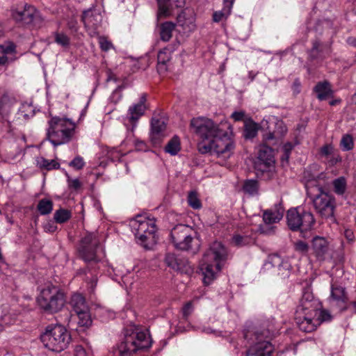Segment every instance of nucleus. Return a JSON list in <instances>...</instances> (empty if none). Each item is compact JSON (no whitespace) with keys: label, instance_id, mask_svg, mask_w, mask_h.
Returning <instances> with one entry per match:
<instances>
[{"label":"nucleus","instance_id":"f257e3e1","mask_svg":"<svg viewBox=\"0 0 356 356\" xmlns=\"http://www.w3.org/2000/svg\"><path fill=\"white\" fill-rule=\"evenodd\" d=\"M332 318L330 314L322 309L320 302L311 293L305 292L297 307L295 321L299 329L305 332H312L323 322Z\"/></svg>","mask_w":356,"mask_h":356},{"label":"nucleus","instance_id":"f03ea898","mask_svg":"<svg viewBox=\"0 0 356 356\" xmlns=\"http://www.w3.org/2000/svg\"><path fill=\"white\" fill-rule=\"evenodd\" d=\"M274 318L266 319L244 330V337L250 347L246 356H270L273 350L269 339L276 331Z\"/></svg>","mask_w":356,"mask_h":356},{"label":"nucleus","instance_id":"7ed1b4c3","mask_svg":"<svg viewBox=\"0 0 356 356\" xmlns=\"http://www.w3.org/2000/svg\"><path fill=\"white\" fill-rule=\"evenodd\" d=\"M227 258L225 245L219 241L213 242L204 254L200 266L204 284L209 285L216 278Z\"/></svg>","mask_w":356,"mask_h":356},{"label":"nucleus","instance_id":"20e7f679","mask_svg":"<svg viewBox=\"0 0 356 356\" xmlns=\"http://www.w3.org/2000/svg\"><path fill=\"white\" fill-rule=\"evenodd\" d=\"M36 302L39 308L48 314L60 312L65 305L63 291L52 283H46L38 287Z\"/></svg>","mask_w":356,"mask_h":356},{"label":"nucleus","instance_id":"39448f33","mask_svg":"<svg viewBox=\"0 0 356 356\" xmlns=\"http://www.w3.org/2000/svg\"><path fill=\"white\" fill-rule=\"evenodd\" d=\"M307 193L313 202L316 211L324 218H332L335 209V199L323 190L316 180H309L305 184Z\"/></svg>","mask_w":356,"mask_h":356},{"label":"nucleus","instance_id":"423d86ee","mask_svg":"<svg viewBox=\"0 0 356 356\" xmlns=\"http://www.w3.org/2000/svg\"><path fill=\"white\" fill-rule=\"evenodd\" d=\"M235 147L232 127L225 129L219 135L213 137L207 143H199L198 149L202 154L210 153L218 157L229 158L233 153Z\"/></svg>","mask_w":356,"mask_h":356},{"label":"nucleus","instance_id":"0eeeda50","mask_svg":"<svg viewBox=\"0 0 356 356\" xmlns=\"http://www.w3.org/2000/svg\"><path fill=\"white\" fill-rule=\"evenodd\" d=\"M47 136L49 141L54 146H58L68 143L72 138L76 124L71 120L65 118L52 117L48 121Z\"/></svg>","mask_w":356,"mask_h":356},{"label":"nucleus","instance_id":"6e6552de","mask_svg":"<svg viewBox=\"0 0 356 356\" xmlns=\"http://www.w3.org/2000/svg\"><path fill=\"white\" fill-rule=\"evenodd\" d=\"M150 346L149 336L146 332L130 327L124 330L117 351L119 356H131L138 350L148 348Z\"/></svg>","mask_w":356,"mask_h":356},{"label":"nucleus","instance_id":"1a4fd4ad","mask_svg":"<svg viewBox=\"0 0 356 356\" xmlns=\"http://www.w3.org/2000/svg\"><path fill=\"white\" fill-rule=\"evenodd\" d=\"M130 227L136 242L145 248L156 243L155 220L146 215H137L130 221Z\"/></svg>","mask_w":356,"mask_h":356},{"label":"nucleus","instance_id":"9d476101","mask_svg":"<svg viewBox=\"0 0 356 356\" xmlns=\"http://www.w3.org/2000/svg\"><path fill=\"white\" fill-rule=\"evenodd\" d=\"M43 346L54 352H61L69 346L71 336L61 325H48L40 335Z\"/></svg>","mask_w":356,"mask_h":356},{"label":"nucleus","instance_id":"9b49d317","mask_svg":"<svg viewBox=\"0 0 356 356\" xmlns=\"http://www.w3.org/2000/svg\"><path fill=\"white\" fill-rule=\"evenodd\" d=\"M170 237L175 248L181 250L195 252L200 246L196 232L187 225L179 224L175 226L171 230Z\"/></svg>","mask_w":356,"mask_h":356},{"label":"nucleus","instance_id":"f8f14e48","mask_svg":"<svg viewBox=\"0 0 356 356\" xmlns=\"http://www.w3.org/2000/svg\"><path fill=\"white\" fill-rule=\"evenodd\" d=\"M191 129L201 139L200 143H207L213 137L219 135L225 128L230 129L229 123H216L211 119L205 117L193 118L190 123Z\"/></svg>","mask_w":356,"mask_h":356},{"label":"nucleus","instance_id":"ddd939ff","mask_svg":"<svg viewBox=\"0 0 356 356\" xmlns=\"http://www.w3.org/2000/svg\"><path fill=\"white\" fill-rule=\"evenodd\" d=\"M287 225L292 231H307L315 222L313 214L301 208L291 209L286 214Z\"/></svg>","mask_w":356,"mask_h":356},{"label":"nucleus","instance_id":"4468645a","mask_svg":"<svg viewBox=\"0 0 356 356\" xmlns=\"http://www.w3.org/2000/svg\"><path fill=\"white\" fill-rule=\"evenodd\" d=\"M8 13L10 19L15 22H39L42 20L40 11L26 3L13 5Z\"/></svg>","mask_w":356,"mask_h":356},{"label":"nucleus","instance_id":"2eb2a0df","mask_svg":"<svg viewBox=\"0 0 356 356\" xmlns=\"http://www.w3.org/2000/svg\"><path fill=\"white\" fill-rule=\"evenodd\" d=\"M100 241L98 234L87 233L81 239L79 246V254L86 262L99 261L97 251L99 248Z\"/></svg>","mask_w":356,"mask_h":356},{"label":"nucleus","instance_id":"dca6fc26","mask_svg":"<svg viewBox=\"0 0 356 356\" xmlns=\"http://www.w3.org/2000/svg\"><path fill=\"white\" fill-rule=\"evenodd\" d=\"M147 95L141 94L139 101L131 104L124 118V124L128 131L134 132L138 125L139 119L145 114L147 109Z\"/></svg>","mask_w":356,"mask_h":356},{"label":"nucleus","instance_id":"f3484780","mask_svg":"<svg viewBox=\"0 0 356 356\" xmlns=\"http://www.w3.org/2000/svg\"><path fill=\"white\" fill-rule=\"evenodd\" d=\"M70 305L79 318L80 326L88 327L91 325L92 319L90 309L85 298L79 294H74L70 300Z\"/></svg>","mask_w":356,"mask_h":356},{"label":"nucleus","instance_id":"a211bd4d","mask_svg":"<svg viewBox=\"0 0 356 356\" xmlns=\"http://www.w3.org/2000/svg\"><path fill=\"white\" fill-rule=\"evenodd\" d=\"M255 168L262 172H271L275 168L273 149L266 145L259 147L258 156L254 163Z\"/></svg>","mask_w":356,"mask_h":356},{"label":"nucleus","instance_id":"6ab92c4d","mask_svg":"<svg viewBox=\"0 0 356 356\" xmlns=\"http://www.w3.org/2000/svg\"><path fill=\"white\" fill-rule=\"evenodd\" d=\"M158 5L157 18H165L172 14L175 8H183L186 0H156Z\"/></svg>","mask_w":356,"mask_h":356},{"label":"nucleus","instance_id":"aec40b11","mask_svg":"<svg viewBox=\"0 0 356 356\" xmlns=\"http://www.w3.org/2000/svg\"><path fill=\"white\" fill-rule=\"evenodd\" d=\"M312 250L318 261H324L330 256L329 243L323 237L316 236L312 239Z\"/></svg>","mask_w":356,"mask_h":356},{"label":"nucleus","instance_id":"412c9836","mask_svg":"<svg viewBox=\"0 0 356 356\" xmlns=\"http://www.w3.org/2000/svg\"><path fill=\"white\" fill-rule=\"evenodd\" d=\"M151 134L150 138L154 145H159L162 139L165 137V130L166 123L163 118L154 117L151 122Z\"/></svg>","mask_w":356,"mask_h":356},{"label":"nucleus","instance_id":"4be33fe9","mask_svg":"<svg viewBox=\"0 0 356 356\" xmlns=\"http://www.w3.org/2000/svg\"><path fill=\"white\" fill-rule=\"evenodd\" d=\"M165 263L168 266L181 273L192 272L191 266L188 261L182 257H177L175 254H168L165 257Z\"/></svg>","mask_w":356,"mask_h":356},{"label":"nucleus","instance_id":"5701e85b","mask_svg":"<svg viewBox=\"0 0 356 356\" xmlns=\"http://www.w3.org/2000/svg\"><path fill=\"white\" fill-rule=\"evenodd\" d=\"M266 265H270L272 267L277 268L279 274L282 277H288L291 266L288 259H283L278 254L269 256Z\"/></svg>","mask_w":356,"mask_h":356},{"label":"nucleus","instance_id":"b1692460","mask_svg":"<svg viewBox=\"0 0 356 356\" xmlns=\"http://www.w3.org/2000/svg\"><path fill=\"white\" fill-rule=\"evenodd\" d=\"M284 209L281 203L275 204L273 208L267 209L263 213V220L266 225L279 222L283 218Z\"/></svg>","mask_w":356,"mask_h":356},{"label":"nucleus","instance_id":"393cba45","mask_svg":"<svg viewBox=\"0 0 356 356\" xmlns=\"http://www.w3.org/2000/svg\"><path fill=\"white\" fill-rule=\"evenodd\" d=\"M255 242V233L252 230L233 235L232 243L236 247H244L254 244Z\"/></svg>","mask_w":356,"mask_h":356},{"label":"nucleus","instance_id":"a878e982","mask_svg":"<svg viewBox=\"0 0 356 356\" xmlns=\"http://www.w3.org/2000/svg\"><path fill=\"white\" fill-rule=\"evenodd\" d=\"M103 8L101 4H96L92 8L86 10L82 14V20L83 22H101L103 20Z\"/></svg>","mask_w":356,"mask_h":356},{"label":"nucleus","instance_id":"bb28decb","mask_svg":"<svg viewBox=\"0 0 356 356\" xmlns=\"http://www.w3.org/2000/svg\"><path fill=\"white\" fill-rule=\"evenodd\" d=\"M186 24H160L157 26L160 33V38L164 42H168L172 38V32L175 29L180 31L179 28L184 29Z\"/></svg>","mask_w":356,"mask_h":356},{"label":"nucleus","instance_id":"cd10ccee","mask_svg":"<svg viewBox=\"0 0 356 356\" xmlns=\"http://www.w3.org/2000/svg\"><path fill=\"white\" fill-rule=\"evenodd\" d=\"M314 92L316 94V97L320 100H325L332 96V89L330 83L327 81H321L314 88Z\"/></svg>","mask_w":356,"mask_h":356},{"label":"nucleus","instance_id":"c85d7f7f","mask_svg":"<svg viewBox=\"0 0 356 356\" xmlns=\"http://www.w3.org/2000/svg\"><path fill=\"white\" fill-rule=\"evenodd\" d=\"M172 49L165 47L160 50L157 56V70L159 73H164L168 70V63L171 59Z\"/></svg>","mask_w":356,"mask_h":356},{"label":"nucleus","instance_id":"c756f323","mask_svg":"<svg viewBox=\"0 0 356 356\" xmlns=\"http://www.w3.org/2000/svg\"><path fill=\"white\" fill-rule=\"evenodd\" d=\"M235 0H223V8L221 10L216 11L213 14L214 22L227 20L233 7Z\"/></svg>","mask_w":356,"mask_h":356},{"label":"nucleus","instance_id":"7c9ffc66","mask_svg":"<svg viewBox=\"0 0 356 356\" xmlns=\"http://www.w3.org/2000/svg\"><path fill=\"white\" fill-rule=\"evenodd\" d=\"M259 129V125L252 119H247L244 122V137L246 139L254 138Z\"/></svg>","mask_w":356,"mask_h":356},{"label":"nucleus","instance_id":"2f4dec72","mask_svg":"<svg viewBox=\"0 0 356 356\" xmlns=\"http://www.w3.org/2000/svg\"><path fill=\"white\" fill-rule=\"evenodd\" d=\"M15 45L13 42H8L0 45V65H4L8 61L7 55L15 51Z\"/></svg>","mask_w":356,"mask_h":356},{"label":"nucleus","instance_id":"473e14b6","mask_svg":"<svg viewBox=\"0 0 356 356\" xmlns=\"http://www.w3.org/2000/svg\"><path fill=\"white\" fill-rule=\"evenodd\" d=\"M180 149V140L177 136H174L165 147V151L173 156L177 154Z\"/></svg>","mask_w":356,"mask_h":356},{"label":"nucleus","instance_id":"72a5a7b5","mask_svg":"<svg viewBox=\"0 0 356 356\" xmlns=\"http://www.w3.org/2000/svg\"><path fill=\"white\" fill-rule=\"evenodd\" d=\"M259 183L255 179L246 180L243 184V189L245 193L251 196L257 195L259 194Z\"/></svg>","mask_w":356,"mask_h":356},{"label":"nucleus","instance_id":"f704fd0d","mask_svg":"<svg viewBox=\"0 0 356 356\" xmlns=\"http://www.w3.org/2000/svg\"><path fill=\"white\" fill-rule=\"evenodd\" d=\"M37 209L41 215H47L53 210V202L49 199H42L38 202Z\"/></svg>","mask_w":356,"mask_h":356},{"label":"nucleus","instance_id":"c9c22d12","mask_svg":"<svg viewBox=\"0 0 356 356\" xmlns=\"http://www.w3.org/2000/svg\"><path fill=\"white\" fill-rule=\"evenodd\" d=\"M332 186L336 194L339 195H343L347 186L346 180L343 177H340L333 180Z\"/></svg>","mask_w":356,"mask_h":356},{"label":"nucleus","instance_id":"e433bc0d","mask_svg":"<svg viewBox=\"0 0 356 356\" xmlns=\"http://www.w3.org/2000/svg\"><path fill=\"white\" fill-rule=\"evenodd\" d=\"M331 298L336 301L344 302L346 299L345 289L342 286L332 284L331 287Z\"/></svg>","mask_w":356,"mask_h":356},{"label":"nucleus","instance_id":"4c0bfd02","mask_svg":"<svg viewBox=\"0 0 356 356\" xmlns=\"http://www.w3.org/2000/svg\"><path fill=\"white\" fill-rule=\"evenodd\" d=\"M71 218V212L65 209H60L55 211L54 219L57 223H64Z\"/></svg>","mask_w":356,"mask_h":356},{"label":"nucleus","instance_id":"58836bf2","mask_svg":"<svg viewBox=\"0 0 356 356\" xmlns=\"http://www.w3.org/2000/svg\"><path fill=\"white\" fill-rule=\"evenodd\" d=\"M37 163L40 168L47 170L58 169L60 166L59 163L54 160H48L43 157L37 160Z\"/></svg>","mask_w":356,"mask_h":356},{"label":"nucleus","instance_id":"ea45409f","mask_svg":"<svg viewBox=\"0 0 356 356\" xmlns=\"http://www.w3.org/2000/svg\"><path fill=\"white\" fill-rule=\"evenodd\" d=\"M188 205L193 209H200L202 207L201 201L195 191H191L187 198Z\"/></svg>","mask_w":356,"mask_h":356},{"label":"nucleus","instance_id":"a19ab883","mask_svg":"<svg viewBox=\"0 0 356 356\" xmlns=\"http://www.w3.org/2000/svg\"><path fill=\"white\" fill-rule=\"evenodd\" d=\"M97 39L99 47L102 51L106 52L111 49H115V47L113 46V43L108 39L107 37L104 35H99L98 36Z\"/></svg>","mask_w":356,"mask_h":356},{"label":"nucleus","instance_id":"79ce46f5","mask_svg":"<svg viewBox=\"0 0 356 356\" xmlns=\"http://www.w3.org/2000/svg\"><path fill=\"white\" fill-rule=\"evenodd\" d=\"M340 145L343 151L353 149L354 147L353 137L349 134L344 135L341 140Z\"/></svg>","mask_w":356,"mask_h":356},{"label":"nucleus","instance_id":"37998d69","mask_svg":"<svg viewBox=\"0 0 356 356\" xmlns=\"http://www.w3.org/2000/svg\"><path fill=\"white\" fill-rule=\"evenodd\" d=\"M293 148V145L291 143H286L282 146L283 155L282 156V162H288L290 157L291 150Z\"/></svg>","mask_w":356,"mask_h":356},{"label":"nucleus","instance_id":"c03bdc74","mask_svg":"<svg viewBox=\"0 0 356 356\" xmlns=\"http://www.w3.org/2000/svg\"><path fill=\"white\" fill-rule=\"evenodd\" d=\"M294 249L299 253L306 254L309 250V245L303 241H297L294 243Z\"/></svg>","mask_w":356,"mask_h":356},{"label":"nucleus","instance_id":"a18cd8bd","mask_svg":"<svg viewBox=\"0 0 356 356\" xmlns=\"http://www.w3.org/2000/svg\"><path fill=\"white\" fill-rule=\"evenodd\" d=\"M55 41L63 47H67L70 42V40L66 35L59 33L55 34Z\"/></svg>","mask_w":356,"mask_h":356},{"label":"nucleus","instance_id":"49530a36","mask_svg":"<svg viewBox=\"0 0 356 356\" xmlns=\"http://www.w3.org/2000/svg\"><path fill=\"white\" fill-rule=\"evenodd\" d=\"M85 274L86 275V282L90 284L91 288H93L96 285L97 282V275H94L89 268H88L87 270H86Z\"/></svg>","mask_w":356,"mask_h":356},{"label":"nucleus","instance_id":"de8ad7c7","mask_svg":"<svg viewBox=\"0 0 356 356\" xmlns=\"http://www.w3.org/2000/svg\"><path fill=\"white\" fill-rule=\"evenodd\" d=\"M85 162L81 156H76L70 163V165L76 170H80L83 168Z\"/></svg>","mask_w":356,"mask_h":356},{"label":"nucleus","instance_id":"09e8293b","mask_svg":"<svg viewBox=\"0 0 356 356\" xmlns=\"http://www.w3.org/2000/svg\"><path fill=\"white\" fill-rule=\"evenodd\" d=\"M122 97V95L121 92V89L120 88H118L115 90H113V92L109 97L108 100L110 102H112L113 104H117L118 102H120Z\"/></svg>","mask_w":356,"mask_h":356},{"label":"nucleus","instance_id":"8fccbe9b","mask_svg":"<svg viewBox=\"0 0 356 356\" xmlns=\"http://www.w3.org/2000/svg\"><path fill=\"white\" fill-rule=\"evenodd\" d=\"M193 306L192 302H188L182 308V314L185 318H187L193 312Z\"/></svg>","mask_w":356,"mask_h":356},{"label":"nucleus","instance_id":"3c124183","mask_svg":"<svg viewBox=\"0 0 356 356\" xmlns=\"http://www.w3.org/2000/svg\"><path fill=\"white\" fill-rule=\"evenodd\" d=\"M321 154L324 156H329L333 154L334 149L330 145H325L321 148Z\"/></svg>","mask_w":356,"mask_h":356},{"label":"nucleus","instance_id":"603ef678","mask_svg":"<svg viewBox=\"0 0 356 356\" xmlns=\"http://www.w3.org/2000/svg\"><path fill=\"white\" fill-rule=\"evenodd\" d=\"M68 186L70 188L78 190L81 188V184L79 179H68Z\"/></svg>","mask_w":356,"mask_h":356},{"label":"nucleus","instance_id":"864d4df0","mask_svg":"<svg viewBox=\"0 0 356 356\" xmlns=\"http://www.w3.org/2000/svg\"><path fill=\"white\" fill-rule=\"evenodd\" d=\"M132 277V274L129 273L128 275H124L122 277V281L125 285L126 288H129L130 289H133L134 282L131 281V278Z\"/></svg>","mask_w":356,"mask_h":356},{"label":"nucleus","instance_id":"5fc2aeb1","mask_svg":"<svg viewBox=\"0 0 356 356\" xmlns=\"http://www.w3.org/2000/svg\"><path fill=\"white\" fill-rule=\"evenodd\" d=\"M192 13V10L189 8H186L181 11L180 14H179L177 17V22H182L185 20H190L189 18L186 17V15Z\"/></svg>","mask_w":356,"mask_h":356},{"label":"nucleus","instance_id":"6e6d98bb","mask_svg":"<svg viewBox=\"0 0 356 356\" xmlns=\"http://www.w3.org/2000/svg\"><path fill=\"white\" fill-rule=\"evenodd\" d=\"M245 115V111H234L232 113L231 117L232 119H234V121H241L244 119Z\"/></svg>","mask_w":356,"mask_h":356},{"label":"nucleus","instance_id":"4d7b16f0","mask_svg":"<svg viewBox=\"0 0 356 356\" xmlns=\"http://www.w3.org/2000/svg\"><path fill=\"white\" fill-rule=\"evenodd\" d=\"M343 235L349 243H352L354 241L355 236L352 229H345Z\"/></svg>","mask_w":356,"mask_h":356},{"label":"nucleus","instance_id":"13d9d810","mask_svg":"<svg viewBox=\"0 0 356 356\" xmlns=\"http://www.w3.org/2000/svg\"><path fill=\"white\" fill-rule=\"evenodd\" d=\"M57 229L56 225L53 222H47L44 225V229L46 232L52 233Z\"/></svg>","mask_w":356,"mask_h":356},{"label":"nucleus","instance_id":"bf43d9fd","mask_svg":"<svg viewBox=\"0 0 356 356\" xmlns=\"http://www.w3.org/2000/svg\"><path fill=\"white\" fill-rule=\"evenodd\" d=\"M134 144L136 146V148L139 151H143L146 149V145L144 141L136 138L133 141Z\"/></svg>","mask_w":356,"mask_h":356},{"label":"nucleus","instance_id":"052dcab7","mask_svg":"<svg viewBox=\"0 0 356 356\" xmlns=\"http://www.w3.org/2000/svg\"><path fill=\"white\" fill-rule=\"evenodd\" d=\"M75 356H87L86 350L81 346H76L74 348Z\"/></svg>","mask_w":356,"mask_h":356},{"label":"nucleus","instance_id":"680f3d73","mask_svg":"<svg viewBox=\"0 0 356 356\" xmlns=\"http://www.w3.org/2000/svg\"><path fill=\"white\" fill-rule=\"evenodd\" d=\"M321 47V44L318 42H315L313 44V48L312 49V54H315L316 51H318L319 50V48Z\"/></svg>","mask_w":356,"mask_h":356},{"label":"nucleus","instance_id":"e2e57ef3","mask_svg":"<svg viewBox=\"0 0 356 356\" xmlns=\"http://www.w3.org/2000/svg\"><path fill=\"white\" fill-rule=\"evenodd\" d=\"M341 161V159L339 156V155H338V154L335 155L333 154V158H332V160L331 161L332 164L337 163V162H339Z\"/></svg>","mask_w":356,"mask_h":356},{"label":"nucleus","instance_id":"0e129e2a","mask_svg":"<svg viewBox=\"0 0 356 356\" xmlns=\"http://www.w3.org/2000/svg\"><path fill=\"white\" fill-rule=\"evenodd\" d=\"M273 138H274V134L273 133L269 132V133H268V134L264 135V140H272Z\"/></svg>","mask_w":356,"mask_h":356},{"label":"nucleus","instance_id":"69168bd1","mask_svg":"<svg viewBox=\"0 0 356 356\" xmlns=\"http://www.w3.org/2000/svg\"><path fill=\"white\" fill-rule=\"evenodd\" d=\"M257 74L252 71H250L248 73V76L251 81H253L256 76Z\"/></svg>","mask_w":356,"mask_h":356},{"label":"nucleus","instance_id":"338daca9","mask_svg":"<svg viewBox=\"0 0 356 356\" xmlns=\"http://www.w3.org/2000/svg\"><path fill=\"white\" fill-rule=\"evenodd\" d=\"M347 41L349 44L356 46V39L351 40L350 38H348Z\"/></svg>","mask_w":356,"mask_h":356},{"label":"nucleus","instance_id":"774afa93","mask_svg":"<svg viewBox=\"0 0 356 356\" xmlns=\"http://www.w3.org/2000/svg\"><path fill=\"white\" fill-rule=\"evenodd\" d=\"M293 85H294V86H296L298 88H299L300 86V83L298 80L294 81Z\"/></svg>","mask_w":356,"mask_h":356}]
</instances>
